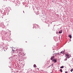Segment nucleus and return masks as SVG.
Returning <instances> with one entry per match:
<instances>
[{
    "label": "nucleus",
    "mask_w": 73,
    "mask_h": 73,
    "mask_svg": "<svg viewBox=\"0 0 73 73\" xmlns=\"http://www.w3.org/2000/svg\"><path fill=\"white\" fill-rule=\"evenodd\" d=\"M66 57L68 58H69L70 57H69V55L68 54H66Z\"/></svg>",
    "instance_id": "f257e3e1"
},
{
    "label": "nucleus",
    "mask_w": 73,
    "mask_h": 73,
    "mask_svg": "<svg viewBox=\"0 0 73 73\" xmlns=\"http://www.w3.org/2000/svg\"><path fill=\"white\" fill-rule=\"evenodd\" d=\"M65 53V50L64 51H61L60 54H63V53Z\"/></svg>",
    "instance_id": "f03ea898"
},
{
    "label": "nucleus",
    "mask_w": 73,
    "mask_h": 73,
    "mask_svg": "<svg viewBox=\"0 0 73 73\" xmlns=\"http://www.w3.org/2000/svg\"><path fill=\"white\" fill-rule=\"evenodd\" d=\"M54 58V56H52V57L50 58L51 60H52L53 58Z\"/></svg>",
    "instance_id": "7ed1b4c3"
},
{
    "label": "nucleus",
    "mask_w": 73,
    "mask_h": 73,
    "mask_svg": "<svg viewBox=\"0 0 73 73\" xmlns=\"http://www.w3.org/2000/svg\"><path fill=\"white\" fill-rule=\"evenodd\" d=\"M54 54V55H56L55 56H56L57 55H59V53H55Z\"/></svg>",
    "instance_id": "20e7f679"
},
{
    "label": "nucleus",
    "mask_w": 73,
    "mask_h": 73,
    "mask_svg": "<svg viewBox=\"0 0 73 73\" xmlns=\"http://www.w3.org/2000/svg\"><path fill=\"white\" fill-rule=\"evenodd\" d=\"M62 32V30H61L59 32V33H61Z\"/></svg>",
    "instance_id": "39448f33"
},
{
    "label": "nucleus",
    "mask_w": 73,
    "mask_h": 73,
    "mask_svg": "<svg viewBox=\"0 0 73 73\" xmlns=\"http://www.w3.org/2000/svg\"><path fill=\"white\" fill-rule=\"evenodd\" d=\"M68 37H69L70 38H72V35H70L68 36Z\"/></svg>",
    "instance_id": "423d86ee"
},
{
    "label": "nucleus",
    "mask_w": 73,
    "mask_h": 73,
    "mask_svg": "<svg viewBox=\"0 0 73 73\" xmlns=\"http://www.w3.org/2000/svg\"><path fill=\"white\" fill-rule=\"evenodd\" d=\"M34 68H36V64H34Z\"/></svg>",
    "instance_id": "0eeeda50"
},
{
    "label": "nucleus",
    "mask_w": 73,
    "mask_h": 73,
    "mask_svg": "<svg viewBox=\"0 0 73 73\" xmlns=\"http://www.w3.org/2000/svg\"><path fill=\"white\" fill-rule=\"evenodd\" d=\"M59 70L60 72H62V69H60Z\"/></svg>",
    "instance_id": "6e6552de"
},
{
    "label": "nucleus",
    "mask_w": 73,
    "mask_h": 73,
    "mask_svg": "<svg viewBox=\"0 0 73 73\" xmlns=\"http://www.w3.org/2000/svg\"><path fill=\"white\" fill-rule=\"evenodd\" d=\"M16 50L18 52H19V49H17Z\"/></svg>",
    "instance_id": "1a4fd4ad"
},
{
    "label": "nucleus",
    "mask_w": 73,
    "mask_h": 73,
    "mask_svg": "<svg viewBox=\"0 0 73 73\" xmlns=\"http://www.w3.org/2000/svg\"><path fill=\"white\" fill-rule=\"evenodd\" d=\"M64 68V67L63 66H62L61 67H60V68Z\"/></svg>",
    "instance_id": "9d476101"
},
{
    "label": "nucleus",
    "mask_w": 73,
    "mask_h": 73,
    "mask_svg": "<svg viewBox=\"0 0 73 73\" xmlns=\"http://www.w3.org/2000/svg\"><path fill=\"white\" fill-rule=\"evenodd\" d=\"M67 60V58H66L64 60V61H66Z\"/></svg>",
    "instance_id": "9b49d317"
},
{
    "label": "nucleus",
    "mask_w": 73,
    "mask_h": 73,
    "mask_svg": "<svg viewBox=\"0 0 73 73\" xmlns=\"http://www.w3.org/2000/svg\"><path fill=\"white\" fill-rule=\"evenodd\" d=\"M73 69H72L70 71L71 72H73Z\"/></svg>",
    "instance_id": "f8f14e48"
},
{
    "label": "nucleus",
    "mask_w": 73,
    "mask_h": 73,
    "mask_svg": "<svg viewBox=\"0 0 73 73\" xmlns=\"http://www.w3.org/2000/svg\"><path fill=\"white\" fill-rule=\"evenodd\" d=\"M54 62H57V60L55 59V61H54Z\"/></svg>",
    "instance_id": "ddd939ff"
},
{
    "label": "nucleus",
    "mask_w": 73,
    "mask_h": 73,
    "mask_svg": "<svg viewBox=\"0 0 73 73\" xmlns=\"http://www.w3.org/2000/svg\"><path fill=\"white\" fill-rule=\"evenodd\" d=\"M55 59H54L52 60V61H53V62H54V61L55 60Z\"/></svg>",
    "instance_id": "4468645a"
},
{
    "label": "nucleus",
    "mask_w": 73,
    "mask_h": 73,
    "mask_svg": "<svg viewBox=\"0 0 73 73\" xmlns=\"http://www.w3.org/2000/svg\"><path fill=\"white\" fill-rule=\"evenodd\" d=\"M44 64H45V63H46V61H44Z\"/></svg>",
    "instance_id": "2eb2a0df"
},
{
    "label": "nucleus",
    "mask_w": 73,
    "mask_h": 73,
    "mask_svg": "<svg viewBox=\"0 0 73 73\" xmlns=\"http://www.w3.org/2000/svg\"><path fill=\"white\" fill-rule=\"evenodd\" d=\"M65 73H68V72H67V71H66Z\"/></svg>",
    "instance_id": "dca6fc26"
},
{
    "label": "nucleus",
    "mask_w": 73,
    "mask_h": 73,
    "mask_svg": "<svg viewBox=\"0 0 73 73\" xmlns=\"http://www.w3.org/2000/svg\"><path fill=\"white\" fill-rule=\"evenodd\" d=\"M51 65H52V66L53 65V64H52Z\"/></svg>",
    "instance_id": "f3484780"
},
{
    "label": "nucleus",
    "mask_w": 73,
    "mask_h": 73,
    "mask_svg": "<svg viewBox=\"0 0 73 73\" xmlns=\"http://www.w3.org/2000/svg\"><path fill=\"white\" fill-rule=\"evenodd\" d=\"M25 42H26V43H27V41H26Z\"/></svg>",
    "instance_id": "a211bd4d"
}]
</instances>
